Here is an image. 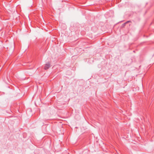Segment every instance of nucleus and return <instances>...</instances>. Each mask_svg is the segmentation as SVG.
I'll return each mask as SVG.
<instances>
[{
  "instance_id": "f257e3e1",
  "label": "nucleus",
  "mask_w": 154,
  "mask_h": 154,
  "mask_svg": "<svg viewBox=\"0 0 154 154\" xmlns=\"http://www.w3.org/2000/svg\"><path fill=\"white\" fill-rule=\"evenodd\" d=\"M50 66V63L49 62L46 63L45 66L44 67V69L45 70L48 69Z\"/></svg>"
},
{
  "instance_id": "f03ea898",
  "label": "nucleus",
  "mask_w": 154,
  "mask_h": 154,
  "mask_svg": "<svg viewBox=\"0 0 154 154\" xmlns=\"http://www.w3.org/2000/svg\"><path fill=\"white\" fill-rule=\"evenodd\" d=\"M126 23H127V22H126V23H124L122 24V26L123 25L124 26H125V24H126Z\"/></svg>"
},
{
  "instance_id": "7ed1b4c3",
  "label": "nucleus",
  "mask_w": 154,
  "mask_h": 154,
  "mask_svg": "<svg viewBox=\"0 0 154 154\" xmlns=\"http://www.w3.org/2000/svg\"><path fill=\"white\" fill-rule=\"evenodd\" d=\"M7 81L9 82H10V80L8 78H7Z\"/></svg>"
},
{
  "instance_id": "20e7f679",
  "label": "nucleus",
  "mask_w": 154,
  "mask_h": 154,
  "mask_svg": "<svg viewBox=\"0 0 154 154\" xmlns=\"http://www.w3.org/2000/svg\"><path fill=\"white\" fill-rule=\"evenodd\" d=\"M5 82L6 83H8V82H7V81H6V80H5Z\"/></svg>"
},
{
  "instance_id": "39448f33",
  "label": "nucleus",
  "mask_w": 154,
  "mask_h": 154,
  "mask_svg": "<svg viewBox=\"0 0 154 154\" xmlns=\"http://www.w3.org/2000/svg\"><path fill=\"white\" fill-rule=\"evenodd\" d=\"M130 22H131L130 21H127L126 22H127V23H129Z\"/></svg>"
}]
</instances>
